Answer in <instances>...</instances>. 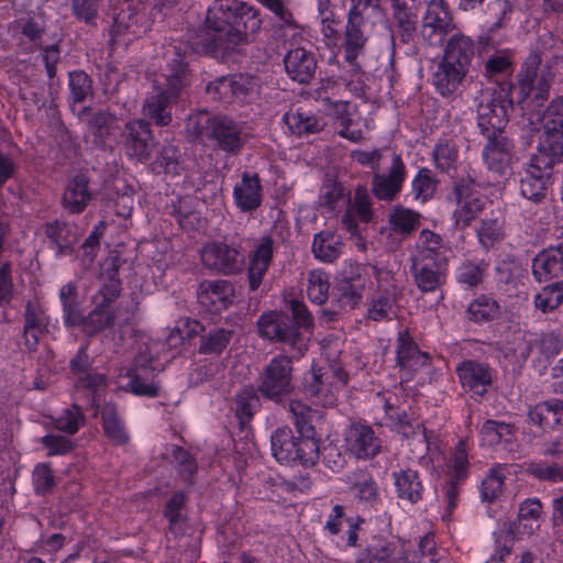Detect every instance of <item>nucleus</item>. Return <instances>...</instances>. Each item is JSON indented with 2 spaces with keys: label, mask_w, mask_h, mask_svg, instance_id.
I'll use <instances>...</instances> for the list:
<instances>
[{
  "label": "nucleus",
  "mask_w": 563,
  "mask_h": 563,
  "mask_svg": "<svg viewBox=\"0 0 563 563\" xmlns=\"http://www.w3.org/2000/svg\"><path fill=\"white\" fill-rule=\"evenodd\" d=\"M262 397L282 405L296 391L295 366L289 355L274 356L262 369L257 379Z\"/></svg>",
  "instance_id": "obj_6"
},
{
  "label": "nucleus",
  "mask_w": 563,
  "mask_h": 563,
  "mask_svg": "<svg viewBox=\"0 0 563 563\" xmlns=\"http://www.w3.org/2000/svg\"><path fill=\"white\" fill-rule=\"evenodd\" d=\"M172 454L178 464V473L183 481L187 484H192V477L198 470L195 457L187 450L177 445L174 446Z\"/></svg>",
  "instance_id": "obj_59"
},
{
  "label": "nucleus",
  "mask_w": 563,
  "mask_h": 563,
  "mask_svg": "<svg viewBox=\"0 0 563 563\" xmlns=\"http://www.w3.org/2000/svg\"><path fill=\"white\" fill-rule=\"evenodd\" d=\"M364 16L347 14V22L344 31V58L354 70H360L361 66L356 59L365 51L367 36L363 31Z\"/></svg>",
  "instance_id": "obj_17"
},
{
  "label": "nucleus",
  "mask_w": 563,
  "mask_h": 563,
  "mask_svg": "<svg viewBox=\"0 0 563 563\" xmlns=\"http://www.w3.org/2000/svg\"><path fill=\"white\" fill-rule=\"evenodd\" d=\"M129 389L140 397L155 398L159 396L161 385L154 380L155 371L126 372Z\"/></svg>",
  "instance_id": "obj_38"
},
{
  "label": "nucleus",
  "mask_w": 563,
  "mask_h": 563,
  "mask_svg": "<svg viewBox=\"0 0 563 563\" xmlns=\"http://www.w3.org/2000/svg\"><path fill=\"white\" fill-rule=\"evenodd\" d=\"M199 302L212 312L227 309L233 301L234 287L228 280H205L197 291Z\"/></svg>",
  "instance_id": "obj_15"
},
{
  "label": "nucleus",
  "mask_w": 563,
  "mask_h": 563,
  "mask_svg": "<svg viewBox=\"0 0 563 563\" xmlns=\"http://www.w3.org/2000/svg\"><path fill=\"white\" fill-rule=\"evenodd\" d=\"M189 136L200 142L213 141L224 152L236 154L246 143L247 135L233 119L208 111L189 115L186 122Z\"/></svg>",
  "instance_id": "obj_5"
},
{
  "label": "nucleus",
  "mask_w": 563,
  "mask_h": 563,
  "mask_svg": "<svg viewBox=\"0 0 563 563\" xmlns=\"http://www.w3.org/2000/svg\"><path fill=\"white\" fill-rule=\"evenodd\" d=\"M364 287L356 285L353 278H342L333 288L331 305L336 306L343 312L355 309L361 300Z\"/></svg>",
  "instance_id": "obj_30"
},
{
  "label": "nucleus",
  "mask_w": 563,
  "mask_h": 563,
  "mask_svg": "<svg viewBox=\"0 0 563 563\" xmlns=\"http://www.w3.org/2000/svg\"><path fill=\"white\" fill-rule=\"evenodd\" d=\"M466 313L471 321L488 322L500 316V306L493 298L482 295L470 303Z\"/></svg>",
  "instance_id": "obj_41"
},
{
  "label": "nucleus",
  "mask_w": 563,
  "mask_h": 563,
  "mask_svg": "<svg viewBox=\"0 0 563 563\" xmlns=\"http://www.w3.org/2000/svg\"><path fill=\"white\" fill-rule=\"evenodd\" d=\"M396 430L398 433H401L405 439L412 440V442L409 443L411 446L410 450L417 456H422L428 451L429 445L422 423L418 421L413 423L407 419V415L404 412V415L398 418Z\"/></svg>",
  "instance_id": "obj_36"
},
{
  "label": "nucleus",
  "mask_w": 563,
  "mask_h": 563,
  "mask_svg": "<svg viewBox=\"0 0 563 563\" xmlns=\"http://www.w3.org/2000/svg\"><path fill=\"white\" fill-rule=\"evenodd\" d=\"M563 274V256L550 246L532 260V275L539 284L559 278Z\"/></svg>",
  "instance_id": "obj_24"
},
{
  "label": "nucleus",
  "mask_w": 563,
  "mask_h": 563,
  "mask_svg": "<svg viewBox=\"0 0 563 563\" xmlns=\"http://www.w3.org/2000/svg\"><path fill=\"white\" fill-rule=\"evenodd\" d=\"M284 122L288 125L290 132L298 136L313 134L322 130V125L316 117L305 115L301 112L285 113Z\"/></svg>",
  "instance_id": "obj_48"
},
{
  "label": "nucleus",
  "mask_w": 563,
  "mask_h": 563,
  "mask_svg": "<svg viewBox=\"0 0 563 563\" xmlns=\"http://www.w3.org/2000/svg\"><path fill=\"white\" fill-rule=\"evenodd\" d=\"M233 332L223 328L210 330L207 334L200 336L198 352L200 354L220 355L229 345Z\"/></svg>",
  "instance_id": "obj_45"
},
{
  "label": "nucleus",
  "mask_w": 563,
  "mask_h": 563,
  "mask_svg": "<svg viewBox=\"0 0 563 563\" xmlns=\"http://www.w3.org/2000/svg\"><path fill=\"white\" fill-rule=\"evenodd\" d=\"M504 475L497 470H492L490 473L483 479L481 484V496L484 501L492 503L498 498L503 492Z\"/></svg>",
  "instance_id": "obj_61"
},
{
  "label": "nucleus",
  "mask_w": 563,
  "mask_h": 563,
  "mask_svg": "<svg viewBox=\"0 0 563 563\" xmlns=\"http://www.w3.org/2000/svg\"><path fill=\"white\" fill-rule=\"evenodd\" d=\"M514 426L495 420H486L481 429V434L489 444H497L501 441L504 434H512Z\"/></svg>",
  "instance_id": "obj_62"
},
{
  "label": "nucleus",
  "mask_w": 563,
  "mask_h": 563,
  "mask_svg": "<svg viewBox=\"0 0 563 563\" xmlns=\"http://www.w3.org/2000/svg\"><path fill=\"white\" fill-rule=\"evenodd\" d=\"M329 288L328 279L321 273L310 274L308 296L313 302L318 305L324 303L328 298Z\"/></svg>",
  "instance_id": "obj_64"
},
{
  "label": "nucleus",
  "mask_w": 563,
  "mask_h": 563,
  "mask_svg": "<svg viewBox=\"0 0 563 563\" xmlns=\"http://www.w3.org/2000/svg\"><path fill=\"white\" fill-rule=\"evenodd\" d=\"M438 180L429 168H420L412 181V190L417 199L422 201L431 198L437 189Z\"/></svg>",
  "instance_id": "obj_57"
},
{
  "label": "nucleus",
  "mask_w": 563,
  "mask_h": 563,
  "mask_svg": "<svg viewBox=\"0 0 563 563\" xmlns=\"http://www.w3.org/2000/svg\"><path fill=\"white\" fill-rule=\"evenodd\" d=\"M487 143L484 147L483 156L488 168L499 175H504L509 167L514 156V144L505 134V131L497 132L495 135H484Z\"/></svg>",
  "instance_id": "obj_13"
},
{
  "label": "nucleus",
  "mask_w": 563,
  "mask_h": 563,
  "mask_svg": "<svg viewBox=\"0 0 563 563\" xmlns=\"http://www.w3.org/2000/svg\"><path fill=\"white\" fill-rule=\"evenodd\" d=\"M121 142L125 155L137 163L148 162L157 146L151 122L146 119L128 121L121 134Z\"/></svg>",
  "instance_id": "obj_8"
},
{
  "label": "nucleus",
  "mask_w": 563,
  "mask_h": 563,
  "mask_svg": "<svg viewBox=\"0 0 563 563\" xmlns=\"http://www.w3.org/2000/svg\"><path fill=\"white\" fill-rule=\"evenodd\" d=\"M102 428L106 435L114 444H124L129 437L112 407H106L102 410Z\"/></svg>",
  "instance_id": "obj_51"
},
{
  "label": "nucleus",
  "mask_w": 563,
  "mask_h": 563,
  "mask_svg": "<svg viewBox=\"0 0 563 563\" xmlns=\"http://www.w3.org/2000/svg\"><path fill=\"white\" fill-rule=\"evenodd\" d=\"M417 11L394 10L396 30L402 43L412 42L417 35Z\"/></svg>",
  "instance_id": "obj_52"
},
{
  "label": "nucleus",
  "mask_w": 563,
  "mask_h": 563,
  "mask_svg": "<svg viewBox=\"0 0 563 563\" xmlns=\"http://www.w3.org/2000/svg\"><path fill=\"white\" fill-rule=\"evenodd\" d=\"M106 228V222L100 221L80 245V250L82 252L80 257V265L85 269H90L92 267L100 252V242L104 234Z\"/></svg>",
  "instance_id": "obj_44"
},
{
  "label": "nucleus",
  "mask_w": 563,
  "mask_h": 563,
  "mask_svg": "<svg viewBox=\"0 0 563 563\" xmlns=\"http://www.w3.org/2000/svg\"><path fill=\"white\" fill-rule=\"evenodd\" d=\"M70 96L75 103H81L92 93V79L84 70L69 73Z\"/></svg>",
  "instance_id": "obj_54"
},
{
  "label": "nucleus",
  "mask_w": 563,
  "mask_h": 563,
  "mask_svg": "<svg viewBox=\"0 0 563 563\" xmlns=\"http://www.w3.org/2000/svg\"><path fill=\"white\" fill-rule=\"evenodd\" d=\"M43 233L56 249L57 256L73 254L80 238L78 225L63 220L45 222Z\"/></svg>",
  "instance_id": "obj_14"
},
{
  "label": "nucleus",
  "mask_w": 563,
  "mask_h": 563,
  "mask_svg": "<svg viewBox=\"0 0 563 563\" xmlns=\"http://www.w3.org/2000/svg\"><path fill=\"white\" fill-rule=\"evenodd\" d=\"M207 95L218 102L231 103L233 102L231 77L221 76L213 81H210L206 87Z\"/></svg>",
  "instance_id": "obj_60"
},
{
  "label": "nucleus",
  "mask_w": 563,
  "mask_h": 563,
  "mask_svg": "<svg viewBox=\"0 0 563 563\" xmlns=\"http://www.w3.org/2000/svg\"><path fill=\"white\" fill-rule=\"evenodd\" d=\"M284 64L288 76L299 84H309L317 68L314 54L303 47L290 49L284 57Z\"/></svg>",
  "instance_id": "obj_18"
},
{
  "label": "nucleus",
  "mask_w": 563,
  "mask_h": 563,
  "mask_svg": "<svg viewBox=\"0 0 563 563\" xmlns=\"http://www.w3.org/2000/svg\"><path fill=\"white\" fill-rule=\"evenodd\" d=\"M537 59L536 68L533 69V76L531 77V89L527 93L525 100L517 106H520L521 110L529 114V122L532 125L538 123V114H543V111L547 109L545 101L549 99V90L554 80V74L551 71L549 65H545L539 73V68L542 63L541 55L531 52L527 58L525 59L521 69L516 75V79L518 80V76L526 70V65L530 58ZM518 87V82L516 84Z\"/></svg>",
  "instance_id": "obj_7"
},
{
  "label": "nucleus",
  "mask_w": 563,
  "mask_h": 563,
  "mask_svg": "<svg viewBox=\"0 0 563 563\" xmlns=\"http://www.w3.org/2000/svg\"><path fill=\"white\" fill-rule=\"evenodd\" d=\"M397 545L383 537H373L357 563H396L398 560Z\"/></svg>",
  "instance_id": "obj_29"
},
{
  "label": "nucleus",
  "mask_w": 563,
  "mask_h": 563,
  "mask_svg": "<svg viewBox=\"0 0 563 563\" xmlns=\"http://www.w3.org/2000/svg\"><path fill=\"white\" fill-rule=\"evenodd\" d=\"M88 184L89 178L85 174L75 175L67 184L62 197V206L69 213H81L92 199Z\"/></svg>",
  "instance_id": "obj_22"
},
{
  "label": "nucleus",
  "mask_w": 563,
  "mask_h": 563,
  "mask_svg": "<svg viewBox=\"0 0 563 563\" xmlns=\"http://www.w3.org/2000/svg\"><path fill=\"white\" fill-rule=\"evenodd\" d=\"M429 358L427 353L419 350L418 345L407 332H400L397 339L396 362L400 367L423 366Z\"/></svg>",
  "instance_id": "obj_32"
},
{
  "label": "nucleus",
  "mask_w": 563,
  "mask_h": 563,
  "mask_svg": "<svg viewBox=\"0 0 563 563\" xmlns=\"http://www.w3.org/2000/svg\"><path fill=\"white\" fill-rule=\"evenodd\" d=\"M547 415L552 416V429L562 424L563 400L554 398L539 402L536 406H530L527 413L528 421L540 428L547 426Z\"/></svg>",
  "instance_id": "obj_35"
},
{
  "label": "nucleus",
  "mask_w": 563,
  "mask_h": 563,
  "mask_svg": "<svg viewBox=\"0 0 563 563\" xmlns=\"http://www.w3.org/2000/svg\"><path fill=\"white\" fill-rule=\"evenodd\" d=\"M115 317V311L110 310V306L98 301L96 307L85 316L81 329L87 336H95L104 329L114 327Z\"/></svg>",
  "instance_id": "obj_34"
},
{
  "label": "nucleus",
  "mask_w": 563,
  "mask_h": 563,
  "mask_svg": "<svg viewBox=\"0 0 563 563\" xmlns=\"http://www.w3.org/2000/svg\"><path fill=\"white\" fill-rule=\"evenodd\" d=\"M474 55L475 44L473 40L462 33H456L446 42L442 59L468 73Z\"/></svg>",
  "instance_id": "obj_23"
},
{
  "label": "nucleus",
  "mask_w": 563,
  "mask_h": 563,
  "mask_svg": "<svg viewBox=\"0 0 563 563\" xmlns=\"http://www.w3.org/2000/svg\"><path fill=\"white\" fill-rule=\"evenodd\" d=\"M260 12L240 0H214L208 8L202 25L186 35V45L174 46V57L167 64L165 82L161 86L172 95L185 97L190 85L191 69L186 60L191 53L227 62L250 36L261 29Z\"/></svg>",
  "instance_id": "obj_1"
},
{
  "label": "nucleus",
  "mask_w": 563,
  "mask_h": 563,
  "mask_svg": "<svg viewBox=\"0 0 563 563\" xmlns=\"http://www.w3.org/2000/svg\"><path fill=\"white\" fill-rule=\"evenodd\" d=\"M552 183L553 179L530 167L520 179V192L526 199L538 203L545 198Z\"/></svg>",
  "instance_id": "obj_33"
},
{
  "label": "nucleus",
  "mask_w": 563,
  "mask_h": 563,
  "mask_svg": "<svg viewBox=\"0 0 563 563\" xmlns=\"http://www.w3.org/2000/svg\"><path fill=\"white\" fill-rule=\"evenodd\" d=\"M456 372L463 387L478 396H484L493 383L490 367L477 361H464L457 366Z\"/></svg>",
  "instance_id": "obj_19"
},
{
  "label": "nucleus",
  "mask_w": 563,
  "mask_h": 563,
  "mask_svg": "<svg viewBox=\"0 0 563 563\" xmlns=\"http://www.w3.org/2000/svg\"><path fill=\"white\" fill-rule=\"evenodd\" d=\"M405 178L406 166L401 156L394 154L387 174L374 173L372 192L378 200L393 201L401 191Z\"/></svg>",
  "instance_id": "obj_11"
},
{
  "label": "nucleus",
  "mask_w": 563,
  "mask_h": 563,
  "mask_svg": "<svg viewBox=\"0 0 563 563\" xmlns=\"http://www.w3.org/2000/svg\"><path fill=\"white\" fill-rule=\"evenodd\" d=\"M448 260L421 262L418 257H411V272L417 287L423 291H434L445 282V266Z\"/></svg>",
  "instance_id": "obj_16"
},
{
  "label": "nucleus",
  "mask_w": 563,
  "mask_h": 563,
  "mask_svg": "<svg viewBox=\"0 0 563 563\" xmlns=\"http://www.w3.org/2000/svg\"><path fill=\"white\" fill-rule=\"evenodd\" d=\"M514 71L512 54L509 51H496L485 62V76L511 75Z\"/></svg>",
  "instance_id": "obj_53"
},
{
  "label": "nucleus",
  "mask_w": 563,
  "mask_h": 563,
  "mask_svg": "<svg viewBox=\"0 0 563 563\" xmlns=\"http://www.w3.org/2000/svg\"><path fill=\"white\" fill-rule=\"evenodd\" d=\"M288 309L290 314L284 311L263 313L257 321L258 332L261 336L287 344L299 355H303L307 344L300 330H312L313 319L307 306L298 299H291Z\"/></svg>",
  "instance_id": "obj_3"
},
{
  "label": "nucleus",
  "mask_w": 563,
  "mask_h": 563,
  "mask_svg": "<svg viewBox=\"0 0 563 563\" xmlns=\"http://www.w3.org/2000/svg\"><path fill=\"white\" fill-rule=\"evenodd\" d=\"M349 450L357 459H372L380 451L374 430L365 424H352L346 434Z\"/></svg>",
  "instance_id": "obj_20"
},
{
  "label": "nucleus",
  "mask_w": 563,
  "mask_h": 563,
  "mask_svg": "<svg viewBox=\"0 0 563 563\" xmlns=\"http://www.w3.org/2000/svg\"><path fill=\"white\" fill-rule=\"evenodd\" d=\"M297 438L289 427L276 429L271 435L273 456L280 463H296Z\"/></svg>",
  "instance_id": "obj_31"
},
{
  "label": "nucleus",
  "mask_w": 563,
  "mask_h": 563,
  "mask_svg": "<svg viewBox=\"0 0 563 563\" xmlns=\"http://www.w3.org/2000/svg\"><path fill=\"white\" fill-rule=\"evenodd\" d=\"M420 240L422 245L418 258L421 262L448 260L444 255L446 251L443 246V240L439 234L424 229L420 232Z\"/></svg>",
  "instance_id": "obj_46"
},
{
  "label": "nucleus",
  "mask_w": 563,
  "mask_h": 563,
  "mask_svg": "<svg viewBox=\"0 0 563 563\" xmlns=\"http://www.w3.org/2000/svg\"><path fill=\"white\" fill-rule=\"evenodd\" d=\"M454 194L457 202L462 205L454 213L455 223L456 227L464 229L481 211H483L486 200L481 197H473L468 185L463 181L455 186Z\"/></svg>",
  "instance_id": "obj_25"
},
{
  "label": "nucleus",
  "mask_w": 563,
  "mask_h": 563,
  "mask_svg": "<svg viewBox=\"0 0 563 563\" xmlns=\"http://www.w3.org/2000/svg\"><path fill=\"white\" fill-rule=\"evenodd\" d=\"M455 29L445 0H431L421 25V35L429 45L443 44L444 37Z\"/></svg>",
  "instance_id": "obj_9"
},
{
  "label": "nucleus",
  "mask_w": 563,
  "mask_h": 563,
  "mask_svg": "<svg viewBox=\"0 0 563 563\" xmlns=\"http://www.w3.org/2000/svg\"><path fill=\"white\" fill-rule=\"evenodd\" d=\"M468 73L444 59L438 64L432 81L437 92L446 97L454 93Z\"/></svg>",
  "instance_id": "obj_27"
},
{
  "label": "nucleus",
  "mask_w": 563,
  "mask_h": 563,
  "mask_svg": "<svg viewBox=\"0 0 563 563\" xmlns=\"http://www.w3.org/2000/svg\"><path fill=\"white\" fill-rule=\"evenodd\" d=\"M563 302V280L544 286L534 297V305L542 312H551Z\"/></svg>",
  "instance_id": "obj_49"
},
{
  "label": "nucleus",
  "mask_w": 563,
  "mask_h": 563,
  "mask_svg": "<svg viewBox=\"0 0 563 563\" xmlns=\"http://www.w3.org/2000/svg\"><path fill=\"white\" fill-rule=\"evenodd\" d=\"M476 232L481 245L488 251L504 240V221L499 216L492 214L481 220Z\"/></svg>",
  "instance_id": "obj_40"
},
{
  "label": "nucleus",
  "mask_w": 563,
  "mask_h": 563,
  "mask_svg": "<svg viewBox=\"0 0 563 563\" xmlns=\"http://www.w3.org/2000/svg\"><path fill=\"white\" fill-rule=\"evenodd\" d=\"M261 391L258 386L246 385L241 388L234 399L235 416L239 419L240 429L243 430L261 408Z\"/></svg>",
  "instance_id": "obj_28"
},
{
  "label": "nucleus",
  "mask_w": 563,
  "mask_h": 563,
  "mask_svg": "<svg viewBox=\"0 0 563 563\" xmlns=\"http://www.w3.org/2000/svg\"><path fill=\"white\" fill-rule=\"evenodd\" d=\"M328 373L321 367L311 366V371L301 383L300 389L307 397H318L328 384Z\"/></svg>",
  "instance_id": "obj_58"
},
{
  "label": "nucleus",
  "mask_w": 563,
  "mask_h": 563,
  "mask_svg": "<svg viewBox=\"0 0 563 563\" xmlns=\"http://www.w3.org/2000/svg\"><path fill=\"white\" fill-rule=\"evenodd\" d=\"M201 261L210 269L231 275L241 269L243 257L236 249L225 243L213 242L203 247Z\"/></svg>",
  "instance_id": "obj_12"
},
{
  "label": "nucleus",
  "mask_w": 563,
  "mask_h": 563,
  "mask_svg": "<svg viewBox=\"0 0 563 563\" xmlns=\"http://www.w3.org/2000/svg\"><path fill=\"white\" fill-rule=\"evenodd\" d=\"M179 158L178 147L166 143L159 150L157 157L150 164L151 170L156 175H179L181 170Z\"/></svg>",
  "instance_id": "obj_39"
},
{
  "label": "nucleus",
  "mask_w": 563,
  "mask_h": 563,
  "mask_svg": "<svg viewBox=\"0 0 563 563\" xmlns=\"http://www.w3.org/2000/svg\"><path fill=\"white\" fill-rule=\"evenodd\" d=\"M296 463L311 467L317 464L321 456L320 439L297 438Z\"/></svg>",
  "instance_id": "obj_50"
},
{
  "label": "nucleus",
  "mask_w": 563,
  "mask_h": 563,
  "mask_svg": "<svg viewBox=\"0 0 563 563\" xmlns=\"http://www.w3.org/2000/svg\"><path fill=\"white\" fill-rule=\"evenodd\" d=\"M334 234L330 231H322L314 235L312 242V253L316 258L325 262L332 263L335 261L341 251L338 246V243L334 241Z\"/></svg>",
  "instance_id": "obj_47"
},
{
  "label": "nucleus",
  "mask_w": 563,
  "mask_h": 563,
  "mask_svg": "<svg viewBox=\"0 0 563 563\" xmlns=\"http://www.w3.org/2000/svg\"><path fill=\"white\" fill-rule=\"evenodd\" d=\"M233 100L246 101L258 95L261 79L257 76L244 73L230 75Z\"/></svg>",
  "instance_id": "obj_42"
},
{
  "label": "nucleus",
  "mask_w": 563,
  "mask_h": 563,
  "mask_svg": "<svg viewBox=\"0 0 563 563\" xmlns=\"http://www.w3.org/2000/svg\"><path fill=\"white\" fill-rule=\"evenodd\" d=\"M73 14L89 25H95L98 16V0H71Z\"/></svg>",
  "instance_id": "obj_63"
},
{
  "label": "nucleus",
  "mask_w": 563,
  "mask_h": 563,
  "mask_svg": "<svg viewBox=\"0 0 563 563\" xmlns=\"http://www.w3.org/2000/svg\"><path fill=\"white\" fill-rule=\"evenodd\" d=\"M538 123L544 128V136L538 151L530 158V167L554 180L563 167V98H554L543 111L538 114Z\"/></svg>",
  "instance_id": "obj_4"
},
{
  "label": "nucleus",
  "mask_w": 563,
  "mask_h": 563,
  "mask_svg": "<svg viewBox=\"0 0 563 563\" xmlns=\"http://www.w3.org/2000/svg\"><path fill=\"white\" fill-rule=\"evenodd\" d=\"M299 411L291 405L290 409L294 415V426L297 430V438H317L316 428L312 423L316 411L311 408L298 405Z\"/></svg>",
  "instance_id": "obj_55"
},
{
  "label": "nucleus",
  "mask_w": 563,
  "mask_h": 563,
  "mask_svg": "<svg viewBox=\"0 0 563 563\" xmlns=\"http://www.w3.org/2000/svg\"><path fill=\"white\" fill-rule=\"evenodd\" d=\"M420 218L419 212L396 205L388 214V222L394 232L407 236L420 225Z\"/></svg>",
  "instance_id": "obj_37"
},
{
  "label": "nucleus",
  "mask_w": 563,
  "mask_h": 563,
  "mask_svg": "<svg viewBox=\"0 0 563 563\" xmlns=\"http://www.w3.org/2000/svg\"><path fill=\"white\" fill-rule=\"evenodd\" d=\"M84 422L85 416L81 408L74 404L55 420V427L67 434H75Z\"/></svg>",
  "instance_id": "obj_56"
},
{
  "label": "nucleus",
  "mask_w": 563,
  "mask_h": 563,
  "mask_svg": "<svg viewBox=\"0 0 563 563\" xmlns=\"http://www.w3.org/2000/svg\"><path fill=\"white\" fill-rule=\"evenodd\" d=\"M395 477V485L400 498H406L411 503H417L421 499L422 484L416 471L410 468L401 471Z\"/></svg>",
  "instance_id": "obj_43"
},
{
  "label": "nucleus",
  "mask_w": 563,
  "mask_h": 563,
  "mask_svg": "<svg viewBox=\"0 0 563 563\" xmlns=\"http://www.w3.org/2000/svg\"><path fill=\"white\" fill-rule=\"evenodd\" d=\"M537 59L530 58L526 70L518 76V87L511 80L497 82V87L487 97H483L477 104V128L483 135H495L505 131L509 122L510 112L517 103L527 97L531 89V77Z\"/></svg>",
  "instance_id": "obj_2"
},
{
  "label": "nucleus",
  "mask_w": 563,
  "mask_h": 563,
  "mask_svg": "<svg viewBox=\"0 0 563 563\" xmlns=\"http://www.w3.org/2000/svg\"><path fill=\"white\" fill-rule=\"evenodd\" d=\"M81 112L88 115L87 126L93 136V144L97 147H104L107 140L115 130L117 115L109 110H92L90 107L84 108Z\"/></svg>",
  "instance_id": "obj_21"
},
{
  "label": "nucleus",
  "mask_w": 563,
  "mask_h": 563,
  "mask_svg": "<svg viewBox=\"0 0 563 563\" xmlns=\"http://www.w3.org/2000/svg\"><path fill=\"white\" fill-rule=\"evenodd\" d=\"M262 186L257 174L244 173L241 183L234 187V199L242 211H253L262 203Z\"/></svg>",
  "instance_id": "obj_26"
},
{
  "label": "nucleus",
  "mask_w": 563,
  "mask_h": 563,
  "mask_svg": "<svg viewBox=\"0 0 563 563\" xmlns=\"http://www.w3.org/2000/svg\"><path fill=\"white\" fill-rule=\"evenodd\" d=\"M184 97L172 95V91L161 85L154 86L153 91L143 103V114L157 126H167L173 121L172 110Z\"/></svg>",
  "instance_id": "obj_10"
}]
</instances>
